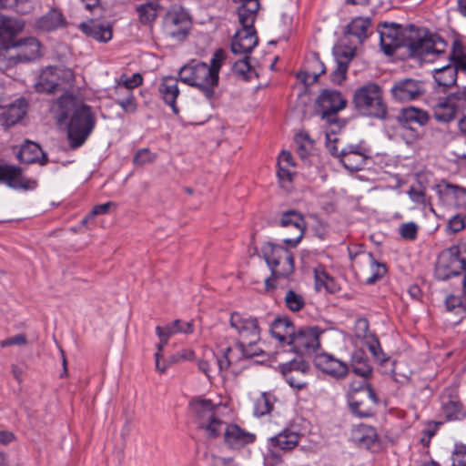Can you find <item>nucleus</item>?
Here are the masks:
<instances>
[{
	"instance_id": "1",
	"label": "nucleus",
	"mask_w": 466,
	"mask_h": 466,
	"mask_svg": "<svg viewBox=\"0 0 466 466\" xmlns=\"http://www.w3.org/2000/svg\"><path fill=\"white\" fill-rule=\"evenodd\" d=\"M380 46L383 52L393 55L396 50L406 48L410 56H425L431 53H441L447 46L438 35L414 25L402 28L395 23H382L378 26Z\"/></svg>"
},
{
	"instance_id": "2",
	"label": "nucleus",
	"mask_w": 466,
	"mask_h": 466,
	"mask_svg": "<svg viewBox=\"0 0 466 466\" xmlns=\"http://www.w3.org/2000/svg\"><path fill=\"white\" fill-rule=\"evenodd\" d=\"M190 407L198 428L203 430L209 438H216L223 432L224 442L234 450H239L255 441V434L237 424L225 423L220 418L221 406L212 403L210 400H193Z\"/></svg>"
},
{
	"instance_id": "3",
	"label": "nucleus",
	"mask_w": 466,
	"mask_h": 466,
	"mask_svg": "<svg viewBox=\"0 0 466 466\" xmlns=\"http://www.w3.org/2000/svg\"><path fill=\"white\" fill-rule=\"evenodd\" d=\"M55 117L59 125L67 126V137L73 148L86 142L96 123L91 107L71 94H65L58 98Z\"/></svg>"
},
{
	"instance_id": "4",
	"label": "nucleus",
	"mask_w": 466,
	"mask_h": 466,
	"mask_svg": "<svg viewBox=\"0 0 466 466\" xmlns=\"http://www.w3.org/2000/svg\"><path fill=\"white\" fill-rule=\"evenodd\" d=\"M229 324L238 335L237 347L245 358H253L263 353L262 349L258 346L260 341V329L256 318L233 312Z\"/></svg>"
},
{
	"instance_id": "5",
	"label": "nucleus",
	"mask_w": 466,
	"mask_h": 466,
	"mask_svg": "<svg viewBox=\"0 0 466 466\" xmlns=\"http://www.w3.org/2000/svg\"><path fill=\"white\" fill-rule=\"evenodd\" d=\"M262 256L271 271V277L265 279L267 289L275 288V280L289 278L294 272L293 254L286 248L266 243L261 248Z\"/></svg>"
},
{
	"instance_id": "6",
	"label": "nucleus",
	"mask_w": 466,
	"mask_h": 466,
	"mask_svg": "<svg viewBox=\"0 0 466 466\" xmlns=\"http://www.w3.org/2000/svg\"><path fill=\"white\" fill-rule=\"evenodd\" d=\"M356 110L367 116L383 119L387 116V105L381 87L376 83H367L357 88L353 95Z\"/></svg>"
},
{
	"instance_id": "7",
	"label": "nucleus",
	"mask_w": 466,
	"mask_h": 466,
	"mask_svg": "<svg viewBox=\"0 0 466 466\" xmlns=\"http://www.w3.org/2000/svg\"><path fill=\"white\" fill-rule=\"evenodd\" d=\"M178 77L183 83L198 89L207 98L214 96L218 84V76L204 62L192 61L183 66L178 71Z\"/></svg>"
},
{
	"instance_id": "8",
	"label": "nucleus",
	"mask_w": 466,
	"mask_h": 466,
	"mask_svg": "<svg viewBox=\"0 0 466 466\" xmlns=\"http://www.w3.org/2000/svg\"><path fill=\"white\" fill-rule=\"evenodd\" d=\"M460 248L452 246L440 254L435 268L438 279L446 280L466 269V257H460Z\"/></svg>"
},
{
	"instance_id": "9",
	"label": "nucleus",
	"mask_w": 466,
	"mask_h": 466,
	"mask_svg": "<svg viewBox=\"0 0 466 466\" xmlns=\"http://www.w3.org/2000/svg\"><path fill=\"white\" fill-rule=\"evenodd\" d=\"M348 401L351 411L359 417L373 415L378 404L376 393L368 384L352 389L349 393Z\"/></svg>"
},
{
	"instance_id": "10",
	"label": "nucleus",
	"mask_w": 466,
	"mask_h": 466,
	"mask_svg": "<svg viewBox=\"0 0 466 466\" xmlns=\"http://www.w3.org/2000/svg\"><path fill=\"white\" fill-rule=\"evenodd\" d=\"M73 78V72L68 68L48 66L39 75L35 89L38 92L52 93L64 83L71 82Z\"/></svg>"
},
{
	"instance_id": "11",
	"label": "nucleus",
	"mask_w": 466,
	"mask_h": 466,
	"mask_svg": "<svg viewBox=\"0 0 466 466\" xmlns=\"http://www.w3.org/2000/svg\"><path fill=\"white\" fill-rule=\"evenodd\" d=\"M278 370L290 387L301 390L307 386L310 366L304 360L294 359L279 364Z\"/></svg>"
},
{
	"instance_id": "12",
	"label": "nucleus",
	"mask_w": 466,
	"mask_h": 466,
	"mask_svg": "<svg viewBox=\"0 0 466 466\" xmlns=\"http://www.w3.org/2000/svg\"><path fill=\"white\" fill-rule=\"evenodd\" d=\"M279 225L290 231L292 235L283 238V242L289 247H297L306 230L307 224L303 215L293 209L284 211L280 215Z\"/></svg>"
},
{
	"instance_id": "13",
	"label": "nucleus",
	"mask_w": 466,
	"mask_h": 466,
	"mask_svg": "<svg viewBox=\"0 0 466 466\" xmlns=\"http://www.w3.org/2000/svg\"><path fill=\"white\" fill-rule=\"evenodd\" d=\"M425 93L423 81L415 78H402L395 81L390 88L392 98L407 103L420 98Z\"/></svg>"
},
{
	"instance_id": "14",
	"label": "nucleus",
	"mask_w": 466,
	"mask_h": 466,
	"mask_svg": "<svg viewBox=\"0 0 466 466\" xmlns=\"http://www.w3.org/2000/svg\"><path fill=\"white\" fill-rule=\"evenodd\" d=\"M322 330L317 327H302L295 332L290 346L299 354H311L320 346L319 336Z\"/></svg>"
},
{
	"instance_id": "15",
	"label": "nucleus",
	"mask_w": 466,
	"mask_h": 466,
	"mask_svg": "<svg viewBox=\"0 0 466 466\" xmlns=\"http://www.w3.org/2000/svg\"><path fill=\"white\" fill-rule=\"evenodd\" d=\"M318 105L322 110V118L329 124L337 121L336 114L345 108L347 100L340 92L336 90H323L318 98Z\"/></svg>"
},
{
	"instance_id": "16",
	"label": "nucleus",
	"mask_w": 466,
	"mask_h": 466,
	"mask_svg": "<svg viewBox=\"0 0 466 466\" xmlns=\"http://www.w3.org/2000/svg\"><path fill=\"white\" fill-rule=\"evenodd\" d=\"M190 25L188 15L182 10L169 11L164 19L166 34L177 41H182L187 37Z\"/></svg>"
},
{
	"instance_id": "17",
	"label": "nucleus",
	"mask_w": 466,
	"mask_h": 466,
	"mask_svg": "<svg viewBox=\"0 0 466 466\" xmlns=\"http://www.w3.org/2000/svg\"><path fill=\"white\" fill-rule=\"evenodd\" d=\"M369 150L360 145H349L339 151V162L343 167L353 172L360 170L369 158Z\"/></svg>"
},
{
	"instance_id": "18",
	"label": "nucleus",
	"mask_w": 466,
	"mask_h": 466,
	"mask_svg": "<svg viewBox=\"0 0 466 466\" xmlns=\"http://www.w3.org/2000/svg\"><path fill=\"white\" fill-rule=\"evenodd\" d=\"M0 181L15 189H34L36 181L24 177L22 169L12 165H0Z\"/></svg>"
},
{
	"instance_id": "19",
	"label": "nucleus",
	"mask_w": 466,
	"mask_h": 466,
	"mask_svg": "<svg viewBox=\"0 0 466 466\" xmlns=\"http://www.w3.org/2000/svg\"><path fill=\"white\" fill-rule=\"evenodd\" d=\"M314 362L316 367L322 372L338 380L345 378L350 370V367L346 362L328 353L316 356Z\"/></svg>"
},
{
	"instance_id": "20",
	"label": "nucleus",
	"mask_w": 466,
	"mask_h": 466,
	"mask_svg": "<svg viewBox=\"0 0 466 466\" xmlns=\"http://www.w3.org/2000/svg\"><path fill=\"white\" fill-rule=\"evenodd\" d=\"M258 41L255 29L241 28L232 39L231 50L234 54L248 56L258 45Z\"/></svg>"
},
{
	"instance_id": "21",
	"label": "nucleus",
	"mask_w": 466,
	"mask_h": 466,
	"mask_svg": "<svg viewBox=\"0 0 466 466\" xmlns=\"http://www.w3.org/2000/svg\"><path fill=\"white\" fill-rule=\"evenodd\" d=\"M18 63L28 62L41 56V45L35 37H27L12 42Z\"/></svg>"
},
{
	"instance_id": "22",
	"label": "nucleus",
	"mask_w": 466,
	"mask_h": 466,
	"mask_svg": "<svg viewBox=\"0 0 466 466\" xmlns=\"http://www.w3.org/2000/svg\"><path fill=\"white\" fill-rule=\"evenodd\" d=\"M80 30L88 37L96 41L106 43L113 35L112 26L108 22L89 20L79 25Z\"/></svg>"
},
{
	"instance_id": "23",
	"label": "nucleus",
	"mask_w": 466,
	"mask_h": 466,
	"mask_svg": "<svg viewBox=\"0 0 466 466\" xmlns=\"http://www.w3.org/2000/svg\"><path fill=\"white\" fill-rule=\"evenodd\" d=\"M158 92L165 104L171 107L174 114L177 115L179 109L176 101L180 93L178 79L173 76H164L158 86Z\"/></svg>"
},
{
	"instance_id": "24",
	"label": "nucleus",
	"mask_w": 466,
	"mask_h": 466,
	"mask_svg": "<svg viewBox=\"0 0 466 466\" xmlns=\"http://www.w3.org/2000/svg\"><path fill=\"white\" fill-rule=\"evenodd\" d=\"M270 332L280 343L290 345L296 330L288 318H277L270 326Z\"/></svg>"
},
{
	"instance_id": "25",
	"label": "nucleus",
	"mask_w": 466,
	"mask_h": 466,
	"mask_svg": "<svg viewBox=\"0 0 466 466\" xmlns=\"http://www.w3.org/2000/svg\"><path fill=\"white\" fill-rule=\"evenodd\" d=\"M278 177L279 179L280 186L286 190H289L290 184L293 180L294 171L292 168L295 167L292 156L288 151H282L279 157L278 161Z\"/></svg>"
},
{
	"instance_id": "26",
	"label": "nucleus",
	"mask_w": 466,
	"mask_h": 466,
	"mask_svg": "<svg viewBox=\"0 0 466 466\" xmlns=\"http://www.w3.org/2000/svg\"><path fill=\"white\" fill-rule=\"evenodd\" d=\"M17 157L21 162L32 164L38 162L41 165L47 163V157L40 146L32 141H25L21 147Z\"/></svg>"
},
{
	"instance_id": "27",
	"label": "nucleus",
	"mask_w": 466,
	"mask_h": 466,
	"mask_svg": "<svg viewBox=\"0 0 466 466\" xmlns=\"http://www.w3.org/2000/svg\"><path fill=\"white\" fill-rule=\"evenodd\" d=\"M430 120L427 111L415 106L402 108L398 115V121L402 125L425 126Z\"/></svg>"
},
{
	"instance_id": "28",
	"label": "nucleus",
	"mask_w": 466,
	"mask_h": 466,
	"mask_svg": "<svg viewBox=\"0 0 466 466\" xmlns=\"http://www.w3.org/2000/svg\"><path fill=\"white\" fill-rule=\"evenodd\" d=\"M66 20L62 13L56 9H52L46 15L37 18L35 26L41 31H53L65 25Z\"/></svg>"
},
{
	"instance_id": "29",
	"label": "nucleus",
	"mask_w": 466,
	"mask_h": 466,
	"mask_svg": "<svg viewBox=\"0 0 466 466\" xmlns=\"http://www.w3.org/2000/svg\"><path fill=\"white\" fill-rule=\"evenodd\" d=\"M24 25L25 24L21 20L10 17H1L0 41H2V43L15 42V40L14 39V36L23 30Z\"/></svg>"
},
{
	"instance_id": "30",
	"label": "nucleus",
	"mask_w": 466,
	"mask_h": 466,
	"mask_svg": "<svg viewBox=\"0 0 466 466\" xmlns=\"http://www.w3.org/2000/svg\"><path fill=\"white\" fill-rule=\"evenodd\" d=\"M25 102L19 100L17 103L10 105L0 115L2 125L5 127H12L18 123L25 115Z\"/></svg>"
},
{
	"instance_id": "31",
	"label": "nucleus",
	"mask_w": 466,
	"mask_h": 466,
	"mask_svg": "<svg viewBox=\"0 0 466 466\" xmlns=\"http://www.w3.org/2000/svg\"><path fill=\"white\" fill-rule=\"evenodd\" d=\"M300 435L289 430H284L270 439L271 445L282 451H291L299 442Z\"/></svg>"
},
{
	"instance_id": "32",
	"label": "nucleus",
	"mask_w": 466,
	"mask_h": 466,
	"mask_svg": "<svg viewBox=\"0 0 466 466\" xmlns=\"http://www.w3.org/2000/svg\"><path fill=\"white\" fill-rule=\"evenodd\" d=\"M350 366L355 374L363 378H368L372 373L369 359L362 350L358 349L352 352Z\"/></svg>"
},
{
	"instance_id": "33",
	"label": "nucleus",
	"mask_w": 466,
	"mask_h": 466,
	"mask_svg": "<svg viewBox=\"0 0 466 466\" xmlns=\"http://www.w3.org/2000/svg\"><path fill=\"white\" fill-rule=\"evenodd\" d=\"M433 116L440 123H449L455 118L458 112L445 98L440 99L433 106Z\"/></svg>"
},
{
	"instance_id": "34",
	"label": "nucleus",
	"mask_w": 466,
	"mask_h": 466,
	"mask_svg": "<svg viewBox=\"0 0 466 466\" xmlns=\"http://www.w3.org/2000/svg\"><path fill=\"white\" fill-rule=\"evenodd\" d=\"M160 5L157 1H149L144 4L136 5V12L137 14L139 22L143 25L152 24L158 14Z\"/></svg>"
},
{
	"instance_id": "35",
	"label": "nucleus",
	"mask_w": 466,
	"mask_h": 466,
	"mask_svg": "<svg viewBox=\"0 0 466 466\" xmlns=\"http://www.w3.org/2000/svg\"><path fill=\"white\" fill-rule=\"evenodd\" d=\"M434 79L439 86L446 89L456 84L457 73L456 68L451 65L442 66L434 70Z\"/></svg>"
},
{
	"instance_id": "36",
	"label": "nucleus",
	"mask_w": 466,
	"mask_h": 466,
	"mask_svg": "<svg viewBox=\"0 0 466 466\" xmlns=\"http://www.w3.org/2000/svg\"><path fill=\"white\" fill-rule=\"evenodd\" d=\"M355 441L363 447L370 448L377 439L375 428L368 425H360L354 432Z\"/></svg>"
},
{
	"instance_id": "37",
	"label": "nucleus",
	"mask_w": 466,
	"mask_h": 466,
	"mask_svg": "<svg viewBox=\"0 0 466 466\" xmlns=\"http://www.w3.org/2000/svg\"><path fill=\"white\" fill-rule=\"evenodd\" d=\"M17 63L15 50L12 43H2L0 46V70L5 71Z\"/></svg>"
},
{
	"instance_id": "38",
	"label": "nucleus",
	"mask_w": 466,
	"mask_h": 466,
	"mask_svg": "<svg viewBox=\"0 0 466 466\" xmlns=\"http://www.w3.org/2000/svg\"><path fill=\"white\" fill-rule=\"evenodd\" d=\"M370 25L369 18L356 17L348 25V33L356 36L360 42H362L368 36V29Z\"/></svg>"
},
{
	"instance_id": "39",
	"label": "nucleus",
	"mask_w": 466,
	"mask_h": 466,
	"mask_svg": "<svg viewBox=\"0 0 466 466\" xmlns=\"http://www.w3.org/2000/svg\"><path fill=\"white\" fill-rule=\"evenodd\" d=\"M442 412L448 420H459L465 417L461 403L454 400L443 403Z\"/></svg>"
},
{
	"instance_id": "40",
	"label": "nucleus",
	"mask_w": 466,
	"mask_h": 466,
	"mask_svg": "<svg viewBox=\"0 0 466 466\" xmlns=\"http://www.w3.org/2000/svg\"><path fill=\"white\" fill-rule=\"evenodd\" d=\"M315 281L316 289L318 290L324 289L326 291L329 293H335L339 289V287L337 283L334 281V279L323 270H316Z\"/></svg>"
},
{
	"instance_id": "41",
	"label": "nucleus",
	"mask_w": 466,
	"mask_h": 466,
	"mask_svg": "<svg viewBox=\"0 0 466 466\" xmlns=\"http://www.w3.org/2000/svg\"><path fill=\"white\" fill-rule=\"evenodd\" d=\"M362 255L369 259L370 265L371 275L367 279V283L372 284L386 274V266L376 261L371 253H363Z\"/></svg>"
},
{
	"instance_id": "42",
	"label": "nucleus",
	"mask_w": 466,
	"mask_h": 466,
	"mask_svg": "<svg viewBox=\"0 0 466 466\" xmlns=\"http://www.w3.org/2000/svg\"><path fill=\"white\" fill-rule=\"evenodd\" d=\"M273 403L268 395L261 393V395L255 400L254 414L257 417L264 416L271 411Z\"/></svg>"
},
{
	"instance_id": "43",
	"label": "nucleus",
	"mask_w": 466,
	"mask_h": 466,
	"mask_svg": "<svg viewBox=\"0 0 466 466\" xmlns=\"http://www.w3.org/2000/svg\"><path fill=\"white\" fill-rule=\"evenodd\" d=\"M446 309L455 313H462L466 311V297L450 295L445 299Z\"/></svg>"
},
{
	"instance_id": "44",
	"label": "nucleus",
	"mask_w": 466,
	"mask_h": 466,
	"mask_svg": "<svg viewBox=\"0 0 466 466\" xmlns=\"http://www.w3.org/2000/svg\"><path fill=\"white\" fill-rule=\"evenodd\" d=\"M115 103L127 114H134L137 110V103L134 93H129L122 97H116Z\"/></svg>"
},
{
	"instance_id": "45",
	"label": "nucleus",
	"mask_w": 466,
	"mask_h": 466,
	"mask_svg": "<svg viewBox=\"0 0 466 466\" xmlns=\"http://www.w3.org/2000/svg\"><path fill=\"white\" fill-rule=\"evenodd\" d=\"M446 99L454 106L459 112L466 108V87L459 89L456 92L450 94Z\"/></svg>"
},
{
	"instance_id": "46",
	"label": "nucleus",
	"mask_w": 466,
	"mask_h": 466,
	"mask_svg": "<svg viewBox=\"0 0 466 466\" xmlns=\"http://www.w3.org/2000/svg\"><path fill=\"white\" fill-rule=\"evenodd\" d=\"M285 302L287 307L292 311L300 310L305 304L303 297L291 289L286 293Z\"/></svg>"
},
{
	"instance_id": "47",
	"label": "nucleus",
	"mask_w": 466,
	"mask_h": 466,
	"mask_svg": "<svg viewBox=\"0 0 466 466\" xmlns=\"http://www.w3.org/2000/svg\"><path fill=\"white\" fill-rule=\"evenodd\" d=\"M125 88L133 91L134 88L139 86L143 83V76L139 73H135L131 76L123 74L116 79Z\"/></svg>"
},
{
	"instance_id": "48",
	"label": "nucleus",
	"mask_w": 466,
	"mask_h": 466,
	"mask_svg": "<svg viewBox=\"0 0 466 466\" xmlns=\"http://www.w3.org/2000/svg\"><path fill=\"white\" fill-rule=\"evenodd\" d=\"M157 155L152 153L148 148H141L137 150L133 157L135 166H143L145 164L155 161Z\"/></svg>"
},
{
	"instance_id": "49",
	"label": "nucleus",
	"mask_w": 466,
	"mask_h": 466,
	"mask_svg": "<svg viewBox=\"0 0 466 466\" xmlns=\"http://www.w3.org/2000/svg\"><path fill=\"white\" fill-rule=\"evenodd\" d=\"M313 63H315L319 67V72H309L306 70L304 72L299 73L298 76L305 84L316 82L319 75L325 72L324 65L319 60L318 57L314 58Z\"/></svg>"
},
{
	"instance_id": "50",
	"label": "nucleus",
	"mask_w": 466,
	"mask_h": 466,
	"mask_svg": "<svg viewBox=\"0 0 466 466\" xmlns=\"http://www.w3.org/2000/svg\"><path fill=\"white\" fill-rule=\"evenodd\" d=\"M248 56H245L243 59L235 62L232 67L233 72L244 79H248L251 73V66L248 62Z\"/></svg>"
},
{
	"instance_id": "51",
	"label": "nucleus",
	"mask_w": 466,
	"mask_h": 466,
	"mask_svg": "<svg viewBox=\"0 0 466 466\" xmlns=\"http://www.w3.org/2000/svg\"><path fill=\"white\" fill-rule=\"evenodd\" d=\"M368 348L374 357L375 360L380 364H383L388 359L386 358L384 352L381 350L379 339L375 337H372L371 339L368 342Z\"/></svg>"
},
{
	"instance_id": "52",
	"label": "nucleus",
	"mask_w": 466,
	"mask_h": 466,
	"mask_svg": "<svg viewBox=\"0 0 466 466\" xmlns=\"http://www.w3.org/2000/svg\"><path fill=\"white\" fill-rule=\"evenodd\" d=\"M419 227L414 222L401 224L399 228L400 235L407 240H414L417 238Z\"/></svg>"
},
{
	"instance_id": "53",
	"label": "nucleus",
	"mask_w": 466,
	"mask_h": 466,
	"mask_svg": "<svg viewBox=\"0 0 466 466\" xmlns=\"http://www.w3.org/2000/svg\"><path fill=\"white\" fill-rule=\"evenodd\" d=\"M179 324V319L174 320L172 323L166 325L165 327L157 326L156 328V332L159 338L164 342H167L168 339L176 334L175 328Z\"/></svg>"
},
{
	"instance_id": "54",
	"label": "nucleus",
	"mask_w": 466,
	"mask_h": 466,
	"mask_svg": "<svg viewBox=\"0 0 466 466\" xmlns=\"http://www.w3.org/2000/svg\"><path fill=\"white\" fill-rule=\"evenodd\" d=\"M337 62H343V64L347 65L350 61L354 57L355 51L354 49L348 46H338L334 51Z\"/></svg>"
},
{
	"instance_id": "55",
	"label": "nucleus",
	"mask_w": 466,
	"mask_h": 466,
	"mask_svg": "<svg viewBox=\"0 0 466 466\" xmlns=\"http://www.w3.org/2000/svg\"><path fill=\"white\" fill-rule=\"evenodd\" d=\"M238 21L239 24L242 25V28H251L254 29V22L256 19V15L254 14H249L248 11H246L242 7H238Z\"/></svg>"
},
{
	"instance_id": "56",
	"label": "nucleus",
	"mask_w": 466,
	"mask_h": 466,
	"mask_svg": "<svg viewBox=\"0 0 466 466\" xmlns=\"http://www.w3.org/2000/svg\"><path fill=\"white\" fill-rule=\"evenodd\" d=\"M226 52L223 49H218L212 59H211V65L208 66L209 69H212V73L218 76L219 69L226 59Z\"/></svg>"
},
{
	"instance_id": "57",
	"label": "nucleus",
	"mask_w": 466,
	"mask_h": 466,
	"mask_svg": "<svg viewBox=\"0 0 466 466\" xmlns=\"http://www.w3.org/2000/svg\"><path fill=\"white\" fill-rule=\"evenodd\" d=\"M211 466H239L234 457H222L216 454L210 455Z\"/></svg>"
},
{
	"instance_id": "58",
	"label": "nucleus",
	"mask_w": 466,
	"mask_h": 466,
	"mask_svg": "<svg viewBox=\"0 0 466 466\" xmlns=\"http://www.w3.org/2000/svg\"><path fill=\"white\" fill-rule=\"evenodd\" d=\"M451 466H466V446L457 445L452 453Z\"/></svg>"
},
{
	"instance_id": "59",
	"label": "nucleus",
	"mask_w": 466,
	"mask_h": 466,
	"mask_svg": "<svg viewBox=\"0 0 466 466\" xmlns=\"http://www.w3.org/2000/svg\"><path fill=\"white\" fill-rule=\"evenodd\" d=\"M348 66L343 62H337V68L332 72L330 77L333 83L341 84L346 78Z\"/></svg>"
},
{
	"instance_id": "60",
	"label": "nucleus",
	"mask_w": 466,
	"mask_h": 466,
	"mask_svg": "<svg viewBox=\"0 0 466 466\" xmlns=\"http://www.w3.org/2000/svg\"><path fill=\"white\" fill-rule=\"evenodd\" d=\"M195 353L190 349H184L170 357V362L179 363L185 360H191L194 359Z\"/></svg>"
},
{
	"instance_id": "61",
	"label": "nucleus",
	"mask_w": 466,
	"mask_h": 466,
	"mask_svg": "<svg viewBox=\"0 0 466 466\" xmlns=\"http://www.w3.org/2000/svg\"><path fill=\"white\" fill-rule=\"evenodd\" d=\"M27 342V339L24 334H17L8 339H5L0 342L2 348L13 346V345H25Z\"/></svg>"
},
{
	"instance_id": "62",
	"label": "nucleus",
	"mask_w": 466,
	"mask_h": 466,
	"mask_svg": "<svg viewBox=\"0 0 466 466\" xmlns=\"http://www.w3.org/2000/svg\"><path fill=\"white\" fill-rule=\"evenodd\" d=\"M464 227H465L464 218L460 215H455L449 220L448 228L452 233H457V232L462 230L464 228Z\"/></svg>"
},
{
	"instance_id": "63",
	"label": "nucleus",
	"mask_w": 466,
	"mask_h": 466,
	"mask_svg": "<svg viewBox=\"0 0 466 466\" xmlns=\"http://www.w3.org/2000/svg\"><path fill=\"white\" fill-rule=\"evenodd\" d=\"M235 2H242L240 7L244 8L249 14H254L257 16V13L259 9L258 0H234Z\"/></svg>"
},
{
	"instance_id": "64",
	"label": "nucleus",
	"mask_w": 466,
	"mask_h": 466,
	"mask_svg": "<svg viewBox=\"0 0 466 466\" xmlns=\"http://www.w3.org/2000/svg\"><path fill=\"white\" fill-rule=\"evenodd\" d=\"M465 55L466 54L464 53V48H463L462 44L460 41L455 40L452 44V51L450 55V59L451 61H453V60L457 59L458 57H461Z\"/></svg>"
}]
</instances>
